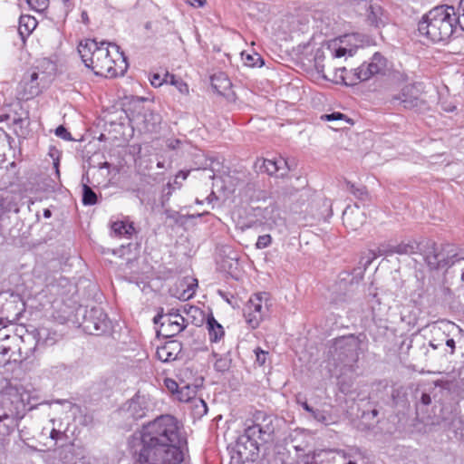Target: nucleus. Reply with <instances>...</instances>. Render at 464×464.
<instances>
[{
	"label": "nucleus",
	"mask_w": 464,
	"mask_h": 464,
	"mask_svg": "<svg viewBox=\"0 0 464 464\" xmlns=\"http://www.w3.org/2000/svg\"><path fill=\"white\" fill-rule=\"evenodd\" d=\"M111 230L118 237H125L130 238L135 232V228L132 223L126 221H115L111 225Z\"/></svg>",
	"instance_id": "393cba45"
},
{
	"label": "nucleus",
	"mask_w": 464,
	"mask_h": 464,
	"mask_svg": "<svg viewBox=\"0 0 464 464\" xmlns=\"http://www.w3.org/2000/svg\"><path fill=\"white\" fill-rule=\"evenodd\" d=\"M78 53L84 65L97 76H121L129 66L127 57L116 44L85 39L80 42Z\"/></svg>",
	"instance_id": "f03ea898"
},
{
	"label": "nucleus",
	"mask_w": 464,
	"mask_h": 464,
	"mask_svg": "<svg viewBox=\"0 0 464 464\" xmlns=\"http://www.w3.org/2000/svg\"><path fill=\"white\" fill-rule=\"evenodd\" d=\"M420 402L424 406H428L431 403V398L429 393L422 392L420 396Z\"/></svg>",
	"instance_id": "5fc2aeb1"
},
{
	"label": "nucleus",
	"mask_w": 464,
	"mask_h": 464,
	"mask_svg": "<svg viewBox=\"0 0 464 464\" xmlns=\"http://www.w3.org/2000/svg\"><path fill=\"white\" fill-rule=\"evenodd\" d=\"M453 267H454V272H459L460 275V280H461L460 287H461V289L464 290V258L459 257L458 259V262L456 263V265Z\"/></svg>",
	"instance_id": "c03bdc74"
},
{
	"label": "nucleus",
	"mask_w": 464,
	"mask_h": 464,
	"mask_svg": "<svg viewBox=\"0 0 464 464\" xmlns=\"http://www.w3.org/2000/svg\"><path fill=\"white\" fill-rule=\"evenodd\" d=\"M359 343L352 337L337 339L334 344L333 356L338 364L352 369L357 362Z\"/></svg>",
	"instance_id": "9d476101"
},
{
	"label": "nucleus",
	"mask_w": 464,
	"mask_h": 464,
	"mask_svg": "<svg viewBox=\"0 0 464 464\" xmlns=\"http://www.w3.org/2000/svg\"><path fill=\"white\" fill-rule=\"evenodd\" d=\"M308 413H310L311 416L314 418V420H315L318 422L327 423V421H328V418L325 415L324 411H323L314 410L312 407V411H309Z\"/></svg>",
	"instance_id": "37998d69"
},
{
	"label": "nucleus",
	"mask_w": 464,
	"mask_h": 464,
	"mask_svg": "<svg viewBox=\"0 0 464 464\" xmlns=\"http://www.w3.org/2000/svg\"><path fill=\"white\" fill-rule=\"evenodd\" d=\"M173 85L177 87L179 92L182 94H188V86L186 82L179 80V82H173Z\"/></svg>",
	"instance_id": "49530a36"
},
{
	"label": "nucleus",
	"mask_w": 464,
	"mask_h": 464,
	"mask_svg": "<svg viewBox=\"0 0 464 464\" xmlns=\"http://www.w3.org/2000/svg\"><path fill=\"white\" fill-rule=\"evenodd\" d=\"M242 59L244 61V63L249 67H255V66L260 67L264 63L261 56L258 53L250 54V53H242Z\"/></svg>",
	"instance_id": "2f4dec72"
},
{
	"label": "nucleus",
	"mask_w": 464,
	"mask_h": 464,
	"mask_svg": "<svg viewBox=\"0 0 464 464\" xmlns=\"http://www.w3.org/2000/svg\"><path fill=\"white\" fill-rule=\"evenodd\" d=\"M84 332L92 335H102L111 328V321L101 307H92L86 310L82 322Z\"/></svg>",
	"instance_id": "9b49d317"
},
{
	"label": "nucleus",
	"mask_w": 464,
	"mask_h": 464,
	"mask_svg": "<svg viewBox=\"0 0 464 464\" xmlns=\"http://www.w3.org/2000/svg\"><path fill=\"white\" fill-rule=\"evenodd\" d=\"M354 10L359 15L365 16L366 22L372 26L379 28L386 24L387 17L383 9L370 0H358Z\"/></svg>",
	"instance_id": "ddd939ff"
},
{
	"label": "nucleus",
	"mask_w": 464,
	"mask_h": 464,
	"mask_svg": "<svg viewBox=\"0 0 464 464\" xmlns=\"http://www.w3.org/2000/svg\"><path fill=\"white\" fill-rule=\"evenodd\" d=\"M164 384L169 392H170L172 394H176V396L178 395L181 385H179L175 380L166 378L164 380Z\"/></svg>",
	"instance_id": "a19ab883"
},
{
	"label": "nucleus",
	"mask_w": 464,
	"mask_h": 464,
	"mask_svg": "<svg viewBox=\"0 0 464 464\" xmlns=\"http://www.w3.org/2000/svg\"><path fill=\"white\" fill-rule=\"evenodd\" d=\"M49 0H36L35 5L33 7L37 11H44L47 8Z\"/></svg>",
	"instance_id": "603ef678"
},
{
	"label": "nucleus",
	"mask_w": 464,
	"mask_h": 464,
	"mask_svg": "<svg viewBox=\"0 0 464 464\" xmlns=\"http://www.w3.org/2000/svg\"><path fill=\"white\" fill-rule=\"evenodd\" d=\"M124 418L137 421L143 419L149 411V401L145 395L137 392L121 409Z\"/></svg>",
	"instance_id": "4468645a"
},
{
	"label": "nucleus",
	"mask_w": 464,
	"mask_h": 464,
	"mask_svg": "<svg viewBox=\"0 0 464 464\" xmlns=\"http://www.w3.org/2000/svg\"><path fill=\"white\" fill-rule=\"evenodd\" d=\"M271 243H272V237L269 234L262 235V236L258 237L256 243V247L257 249H263V248L269 246L271 245Z\"/></svg>",
	"instance_id": "4c0bfd02"
},
{
	"label": "nucleus",
	"mask_w": 464,
	"mask_h": 464,
	"mask_svg": "<svg viewBox=\"0 0 464 464\" xmlns=\"http://www.w3.org/2000/svg\"><path fill=\"white\" fill-rule=\"evenodd\" d=\"M153 318L155 324H160L159 333L165 338H171L184 331L187 327L186 319L179 314V310L171 309L163 314V309Z\"/></svg>",
	"instance_id": "1a4fd4ad"
},
{
	"label": "nucleus",
	"mask_w": 464,
	"mask_h": 464,
	"mask_svg": "<svg viewBox=\"0 0 464 464\" xmlns=\"http://www.w3.org/2000/svg\"><path fill=\"white\" fill-rule=\"evenodd\" d=\"M55 135L67 141L74 140L72 134L63 125H60L55 129Z\"/></svg>",
	"instance_id": "ea45409f"
},
{
	"label": "nucleus",
	"mask_w": 464,
	"mask_h": 464,
	"mask_svg": "<svg viewBox=\"0 0 464 464\" xmlns=\"http://www.w3.org/2000/svg\"><path fill=\"white\" fill-rule=\"evenodd\" d=\"M275 418L265 411H256L251 420L246 422L243 435L237 438L236 450L243 460H254L259 446L273 440Z\"/></svg>",
	"instance_id": "20e7f679"
},
{
	"label": "nucleus",
	"mask_w": 464,
	"mask_h": 464,
	"mask_svg": "<svg viewBox=\"0 0 464 464\" xmlns=\"http://www.w3.org/2000/svg\"><path fill=\"white\" fill-rule=\"evenodd\" d=\"M164 214L167 218L173 220L174 223L177 225H183L186 222V220L188 218H199V217H202L203 215H205V213H202V214H197V215L184 216V215H181L179 212L173 210V209H165ZM206 214H208V212H206Z\"/></svg>",
	"instance_id": "c756f323"
},
{
	"label": "nucleus",
	"mask_w": 464,
	"mask_h": 464,
	"mask_svg": "<svg viewBox=\"0 0 464 464\" xmlns=\"http://www.w3.org/2000/svg\"><path fill=\"white\" fill-rule=\"evenodd\" d=\"M180 144V140H170L169 143L168 144V146L170 148V149H176L179 146Z\"/></svg>",
	"instance_id": "052dcab7"
},
{
	"label": "nucleus",
	"mask_w": 464,
	"mask_h": 464,
	"mask_svg": "<svg viewBox=\"0 0 464 464\" xmlns=\"http://www.w3.org/2000/svg\"><path fill=\"white\" fill-rule=\"evenodd\" d=\"M211 85L218 93H223L230 88L231 82L225 73L219 72L211 77Z\"/></svg>",
	"instance_id": "bb28decb"
},
{
	"label": "nucleus",
	"mask_w": 464,
	"mask_h": 464,
	"mask_svg": "<svg viewBox=\"0 0 464 464\" xmlns=\"http://www.w3.org/2000/svg\"><path fill=\"white\" fill-rule=\"evenodd\" d=\"M390 390L391 397L393 403L397 404L406 395L405 389L401 384L394 383L390 387Z\"/></svg>",
	"instance_id": "473e14b6"
},
{
	"label": "nucleus",
	"mask_w": 464,
	"mask_h": 464,
	"mask_svg": "<svg viewBox=\"0 0 464 464\" xmlns=\"http://www.w3.org/2000/svg\"><path fill=\"white\" fill-rule=\"evenodd\" d=\"M388 61L379 52L360 66L354 69L347 70L345 67L336 69L335 77L340 78L346 86H353L359 82H365L376 76L386 74Z\"/></svg>",
	"instance_id": "423d86ee"
},
{
	"label": "nucleus",
	"mask_w": 464,
	"mask_h": 464,
	"mask_svg": "<svg viewBox=\"0 0 464 464\" xmlns=\"http://www.w3.org/2000/svg\"><path fill=\"white\" fill-rule=\"evenodd\" d=\"M347 188L349 192L352 193L358 199L365 200L368 198V191L364 186H361L358 188L354 184L347 182Z\"/></svg>",
	"instance_id": "72a5a7b5"
},
{
	"label": "nucleus",
	"mask_w": 464,
	"mask_h": 464,
	"mask_svg": "<svg viewBox=\"0 0 464 464\" xmlns=\"http://www.w3.org/2000/svg\"><path fill=\"white\" fill-rule=\"evenodd\" d=\"M320 118L322 121H341V120H345L346 121H349L347 116L339 111H334V112H332L329 114H323Z\"/></svg>",
	"instance_id": "e433bc0d"
},
{
	"label": "nucleus",
	"mask_w": 464,
	"mask_h": 464,
	"mask_svg": "<svg viewBox=\"0 0 464 464\" xmlns=\"http://www.w3.org/2000/svg\"><path fill=\"white\" fill-rule=\"evenodd\" d=\"M39 74L36 72H33L30 75V93L32 95H37L40 92L39 88L37 87L38 83L36 82L38 80Z\"/></svg>",
	"instance_id": "79ce46f5"
},
{
	"label": "nucleus",
	"mask_w": 464,
	"mask_h": 464,
	"mask_svg": "<svg viewBox=\"0 0 464 464\" xmlns=\"http://www.w3.org/2000/svg\"><path fill=\"white\" fill-rule=\"evenodd\" d=\"M206 327L211 343L219 342L225 335L223 326L215 319L212 314L207 317Z\"/></svg>",
	"instance_id": "aec40b11"
},
{
	"label": "nucleus",
	"mask_w": 464,
	"mask_h": 464,
	"mask_svg": "<svg viewBox=\"0 0 464 464\" xmlns=\"http://www.w3.org/2000/svg\"><path fill=\"white\" fill-rule=\"evenodd\" d=\"M30 393L22 386L8 383L0 392V450L10 442V436L18 428L26 412L34 408Z\"/></svg>",
	"instance_id": "7ed1b4c3"
},
{
	"label": "nucleus",
	"mask_w": 464,
	"mask_h": 464,
	"mask_svg": "<svg viewBox=\"0 0 464 464\" xmlns=\"http://www.w3.org/2000/svg\"><path fill=\"white\" fill-rule=\"evenodd\" d=\"M183 350V344L178 340H169L157 348V358L163 362L177 360Z\"/></svg>",
	"instance_id": "2eb2a0df"
},
{
	"label": "nucleus",
	"mask_w": 464,
	"mask_h": 464,
	"mask_svg": "<svg viewBox=\"0 0 464 464\" xmlns=\"http://www.w3.org/2000/svg\"><path fill=\"white\" fill-rule=\"evenodd\" d=\"M446 345L450 348V354H453L455 352V341L450 338L446 341Z\"/></svg>",
	"instance_id": "13d9d810"
},
{
	"label": "nucleus",
	"mask_w": 464,
	"mask_h": 464,
	"mask_svg": "<svg viewBox=\"0 0 464 464\" xmlns=\"http://www.w3.org/2000/svg\"><path fill=\"white\" fill-rule=\"evenodd\" d=\"M62 1H63V5H64L66 12H68L70 9H72L73 5L71 2V0H62Z\"/></svg>",
	"instance_id": "680f3d73"
},
{
	"label": "nucleus",
	"mask_w": 464,
	"mask_h": 464,
	"mask_svg": "<svg viewBox=\"0 0 464 464\" xmlns=\"http://www.w3.org/2000/svg\"><path fill=\"white\" fill-rule=\"evenodd\" d=\"M424 261L430 270H448L454 266L459 258L458 247L450 243L438 245L428 241L421 250Z\"/></svg>",
	"instance_id": "0eeeda50"
},
{
	"label": "nucleus",
	"mask_w": 464,
	"mask_h": 464,
	"mask_svg": "<svg viewBox=\"0 0 464 464\" xmlns=\"http://www.w3.org/2000/svg\"><path fill=\"white\" fill-rule=\"evenodd\" d=\"M423 248L420 247V245L416 240H408L401 241L399 244H396V255H413L418 252L421 253Z\"/></svg>",
	"instance_id": "b1692460"
},
{
	"label": "nucleus",
	"mask_w": 464,
	"mask_h": 464,
	"mask_svg": "<svg viewBox=\"0 0 464 464\" xmlns=\"http://www.w3.org/2000/svg\"><path fill=\"white\" fill-rule=\"evenodd\" d=\"M134 446L135 464H180L184 459L178 420L160 415L142 426Z\"/></svg>",
	"instance_id": "f257e3e1"
},
{
	"label": "nucleus",
	"mask_w": 464,
	"mask_h": 464,
	"mask_svg": "<svg viewBox=\"0 0 464 464\" xmlns=\"http://www.w3.org/2000/svg\"><path fill=\"white\" fill-rule=\"evenodd\" d=\"M455 22L458 30L464 32V0H460L459 2L458 15L455 13Z\"/></svg>",
	"instance_id": "f704fd0d"
},
{
	"label": "nucleus",
	"mask_w": 464,
	"mask_h": 464,
	"mask_svg": "<svg viewBox=\"0 0 464 464\" xmlns=\"http://www.w3.org/2000/svg\"><path fill=\"white\" fill-rule=\"evenodd\" d=\"M352 38V35H344L340 38L338 46L336 43L334 44L333 56L334 58H341L345 55L353 56L356 53L358 46L349 45V42Z\"/></svg>",
	"instance_id": "6ab92c4d"
},
{
	"label": "nucleus",
	"mask_w": 464,
	"mask_h": 464,
	"mask_svg": "<svg viewBox=\"0 0 464 464\" xmlns=\"http://www.w3.org/2000/svg\"><path fill=\"white\" fill-rule=\"evenodd\" d=\"M259 169L261 172L267 173L269 176L284 178L290 170V167L285 159L279 157L275 160H264Z\"/></svg>",
	"instance_id": "dca6fc26"
},
{
	"label": "nucleus",
	"mask_w": 464,
	"mask_h": 464,
	"mask_svg": "<svg viewBox=\"0 0 464 464\" xmlns=\"http://www.w3.org/2000/svg\"><path fill=\"white\" fill-rule=\"evenodd\" d=\"M0 210L4 215L9 212L18 213L19 206L17 197L10 193L5 195L0 194Z\"/></svg>",
	"instance_id": "4be33fe9"
},
{
	"label": "nucleus",
	"mask_w": 464,
	"mask_h": 464,
	"mask_svg": "<svg viewBox=\"0 0 464 464\" xmlns=\"http://www.w3.org/2000/svg\"><path fill=\"white\" fill-rule=\"evenodd\" d=\"M420 34L434 43L448 41L458 32L455 22V8L439 5L424 14L418 24Z\"/></svg>",
	"instance_id": "39448f33"
},
{
	"label": "nucleus",
	"mask_w": 464,
	"mask_h": 464,
	"mask_svg": "<svg viewBox=\"0 0 464 464\" xmlns=\"http://www.w3.org/2000/svg\"><path fill=\"white\" fill-rule=\"evenodd\" d=\"M10 351H11L10 346H7L5 344L0 345V354H2L3 356L7 355Z\"/></svg>",
	"instance_id": "bf43d9fd"
},
{
	"label": "nucleus",
	"mask_w": 464,
	"mask_h": 464,
	"mask_svg": "<svg viewBox=\"0 0 464 464\" xmlns=\"http://www.w3.org/2000/svg\"><path fill=\"white\" fill-rule=\"evenodd\" d=\"M195 285H188L187 290H184L182 294L183 299H189L191 298L195 294V287L197 286V280H195Z\"/></svg>",
	"instance_id": "de8ad7c7"
},
{
	"label": "nucleus",
	"mask_w": 464,
	"mask_h": 464,
	"mask_svg": "<svg viewBox=\"0 0 464 464\" xmlns=\"http://www.w3.org/2000/svg\"><path fill=\"white\" fill-rule=\"evenodd\" d=\"M269 294L263 292L253 295L246 302L243 314L247 325L257 328L269 313Z\"/></svg>",
	"instance_id": "6e6552de"
},
{
	"label": "nucleus",
	"mask_w": 464,
	"mask_h": 464,
	"mask_svg": "<svg viewBox=\"0 0 464 464\" xmlns=\"http://www.w3.org/2000/svg\"><path fill=\"white\" fill-rule=\"evenodd\" d=\"M396 244H392L390 241L381 243L375 249H372L370 252L373 258L377 256H391L396 254Z\"/></svg>",
	"instance_id": "cd10ccee"
},
{
	"label": "nucleus",
	"mask_w": 464,
	"mask_h": 464,
	"mask_svg": "<svg viewBox=\"0 0 464 464\" xmlns=\"http://www.w3.org/2000/svg\"><path fill=\"white\" fill-rule=\"evenodd\" d=\"M187 4L194 7H203L207 5L206 0H184Z\"/></svg>",
	"instance_id": "864d4df0"
},
{
	"label": "nucleus",
	"mask_w": 464,
	"mask_h": 464,
	"mask_svg": "<svg viewBox=\"0 0 464 464\" xmlns=\"http://www.w3.org/2000/svg\"><path fill=\"white\" fill-rule=\"evenodd\" d=\"M377 385H378V387H379L380 389H384V390H386V389H388V388H389V384H388V382H387V381H381V382H378V384H377Z\"/></svg>",
	"instance_id": "e2e57ef3"
},
{
	"label": "nucleus",
	"mask_w": 464,
	"mask_h": 464,
	"mask_svg": "<svg viewBox=\"0 0 464 464\" xmlns=\"http://www.w3.org/2000/svg\"><path fill=\"white\" fill-rule=\"evenodd\" d=\"M212 356L216 359L214 363L216 371L220 372L228 371L232 362L229 353L224 355H219L218 353L212 352Z\"/></svg>",
	"instance_id": "c85d7f7f"
},
{
	"label": "nucleus",
	"mask_w": 464,
	"mask_h": 464,
	"mask_svg": "<svg viewBox=\"0 0 464 464\" xmlns=\"http://www.w3.org/2000/svg\"><path fill=\"white\" fill-rule=\"evenodd\" d=\"M164 81H165V82H169L170 84L173 85V82H179V79H176L175 75L166 72L164 74Z\"/></svg>",
	"instance_id": "4d7b16f0"
},
{
	"label": "nucleus",
	"mask_w": 464,
	"mask_h": 464,
	"mask_svg": "<svg viewBox=\"0 0 464 464\" xmlns=\"http://www.w3.org/2000/svg\"><path fill=\"white\" fill-rule=\"evenodd\" d=\"M49 155L54 160V159H56V157H59V151L57 150H55V149H51L50 152H49Z\"/></svg>",
	"instance_id": "69168bd1"
},
{
	"label": "nucleus",
	"mask_w": 464,
	"mask_h": 464,
	"mask_svg": "<svg viewBox=\"0 0 464 464\" xmlns=\"http://www.w3.org/2000/svg\"><path fill=\"white\" fill-rule=\"evenodd\" d=\"M65 437L64 432L58 430L54 428L52 429L50 432V438L55 441L61 440L62 438Z\"/></svg>",
	"instance_id": "3c124183"
},
{
	"label": "nucleus",
	"mask_w": 464,
	"mask_h": 464,
	"mask_svg": "<svg viewBox=\"0 0 464 464\" xmlns=\"http://www.w3.org/2000/svg\"><path fill=\"white\" fill-rule=\"evenodd\" d=\"M163 82H165L164 78L161 79L159 73H154L150 78V83L155 87L161 86Z\"/></svg>",
	"instance_id": "8fccbe9b"
},
{
	"label": "nucleus",
	"mask_w": 464,
	"mask_h": 464,
	"mask_svg": "<svg viewBox=\"0 0 464 464\" xmlns=\"http://www.w3.org/2000/svg\"><path fill=\"white\" fill-rule=\"evenodd\" d=\"M379 415V411L377 409H372L369 411H364L362 413V417L366 420H373L374 419H376Z\"/></svg>",
	"instance_id": "09e8293b"
},
{
	"label": "nucleus",
	"mask_w": 464,
	"mask_h": 464,
	"mask_svg": "<svg viewBox=\"0 0 464 464\" xmlns=\"http://www.w3.org/2000/svg\"><path fill=\"white\" fill-rule=\"evenodd\" d=\"M214 198H217L215 193L212 191L208 197H207V201L208 203H210Z\"/></svg>",
	"instance_id": "338daca9"
},
{
	"label": "nucleus",
	"mask_w": 464,
	"mask_h": 464,
	"mask_svg": "<svg viewBox=\"0 0 464 464\" xmlns=\"http://www.w3.org/2000/svg\"><path fill=\"white\" fill-rule=\"evenodd\" d=\"M197 385L182 383L177 395V399L182 402H188L190 401H194L195 399H197Z\"/></svg>",
	"instance_id": "a878e982"
},
{
	"label": "nucleus",
	"mask_w": 464,
	"mask_h": 464,
	"mask_svg": "<svg viewBox=\"0 0 464 464\" xmlns=\"http://www.w3.org/2000/svg\"><path fill=\"white\" fill-rule=\"evenodd\" d=\"M254 353L256 354V362L259 366L265 365L268 356V352L262 350L260 347H257L254 350Z\"/></svg>",
	"instance_id": "58836bf2"
},
{
	"label": "nucleus",
	"mask_w": 464,
	"mask_h": 464,
	"mask_svg": "<svg viewBox=\"0 0 464 464\" xmlns=\"http://www.w3.org/2000/svg\"><path fill=\"white\" fill-rule=\"evenodd\" d=\"M56 332L51 331L45 327H40L37 329V346H52L57 342Z\"/></svg>",
	"instance_id": "5701e85b"
},
{
	"label": "nucleus",
	"mask_w": 464,
	"mask_h": 464,
	"mask_svg": "<svg viewBox=\"0 0 464 464\" xmlns=\"http://www.w3.org/2000/svg\"><path fill=\"white\" fill-rule=\"evenodd\" d=\"M194 403V413L197 416H203L208 412L207 403L200 398L195 399Z\"/></svg>",
	"instance_id": "c9c22d12"
},
{
	"label": "nucleus",
	"mask_w": 464,
	"mask_h": 464,
	"mask_svg": "<svg viewBox=\"0 0 464 464\" xmlns=\"http://www.w3.org/2000/svg\"><path fill=\"white\" fill-rule=\"evenodd\" d=\"M44 217L45 218H51V217H52V211H51L50 209H48V208H45V209L44 210Z\"/></svg>",
	"instance_id": "774afa93"
},
{
	"label": "nucleus",
	"mask_w": 464,
	"mask_h": 464,
	"mask_svg": "<svg viewBox=\"0 0 464 464\" xmlns=\"http://www.w3.org/2000/svg\"><path fill=\"white\" fill-rule=\"evenodd\" d=\"M3 297L5 295L8 294V297H5V303L2 306L3 314L5 313L6 318L12 316L13 319H15L24 310V302L22 297L18 294L14 293H2Z\"/></svg>",
	"instance_id": "f3484780"
},
{
	"label": "nucleus",
	"mask_w": 464,
	"mask_h": 464,
	"mask_svg": "<svg viewBox=\"0 0 464 464\" xmlns=\"http://www.w3.org/2000/svg\"><path fill=\"white\" fill-rule=\"evenodd\" d=\"M295 402L297 404H299L300 406H302V408L309 412V411H312V407L307 403V401H306V398L304 394L302 393H297L295 395Z\"/></svg>",
	"instance_id": "a18cd8bd"
},
{
	"label": "nucleus",
	"mask_w": 464,
	"mask_h": 464,
	"mask_svg": "<svg viewBox=\"0 0 464 464\" xmlns=\"http://www.w3.org/2000/svg\"><path fill=\"white\" fill-rule=\"evenodd\" d=\"M189 174V171H183V170H180L177 175H176V178H175V181L174 183L175 184H179V186H180V184L179 183L178 179H181L182 180H185L188 176Z\"/></svg>",
	"instance_id": "6e6d98bb"
},
{
	"label": "nucleus",
	"mask_w": 464,
	"mask_h": 464,
	"mask_svg": "<svg viewBox=\"0 0 464 464\" xmlns=\"http://www.w3.org/2000/svg\"><path fill=\"white\" fill-rule=\"evenodd\" d=\"M392 104H400L404 109L420 111L426 105V102L421 98L420 88L413 84L405 85L398 95H392Z\"/></svg>",
	"instance_id": "f8f14e48"
},
{
	"label": "nucleus",
	"mask_w": 464,
	"mask_h": 464,
	"mask_svg": "<svg viewBox=\"0 0 464 464\" xmlns=\"http://www.w3.org/2000/svg\"><path fill=\"white\" fill-rule=\"evenodd\" d=\"M98 201V196L95 191L87 184L82 185V202L84 206H93Z\"/></svg>",
	"instance_id": "7c9ffc66"
},
{
	"label": "nucleus",
	"mask_w": 464,
	"mask_h": 464,
	"mask_svg": "<svg viewBox=\"0 0 464 464\" xmlns=\"http://www.w3.org/2000/svg\"><path fill=\"white\" fill-rule=\"evenodd\" d=\"M37 26L36 19L29 14H22L19 18L18 34L24 42Z\"/></svg>",
	"instance_id": "412c9836"
},
{
	"label": "nucleus",
	"mask_w": 464,
	"mask_h": 464,
	"mask_svg": "<svg viewBox=\"0 0 464 464\" xmlns=\"http://www.w3.org/2000/svg\"><path fill=\"white\" fill-rule=\"evenodd\" d=\"M356 209L346 208L343 213V223L353 230H357L366 222V217L360 211L359 207L355 205Z\"/></svg>",
	"instance_id": "a211bd4d"
},
{
	"label": "nucleus",
	"mask_w": 464,
	"mask_h": 464,
	"mask_svg": "<svg viewBox=\"0 0 464 464\" xmlns=\"http://www.w3.org/2000/svg\"><path fill=\"white\" fill-rule=\"evenodd\" d=\"M59 164H60L59 157H56V159H54V161H53V167H54L56 174L58 176L60 174V172H59Z\"/></svg>",
	"instance_id": "0e129e2a"
}]
</instances>
